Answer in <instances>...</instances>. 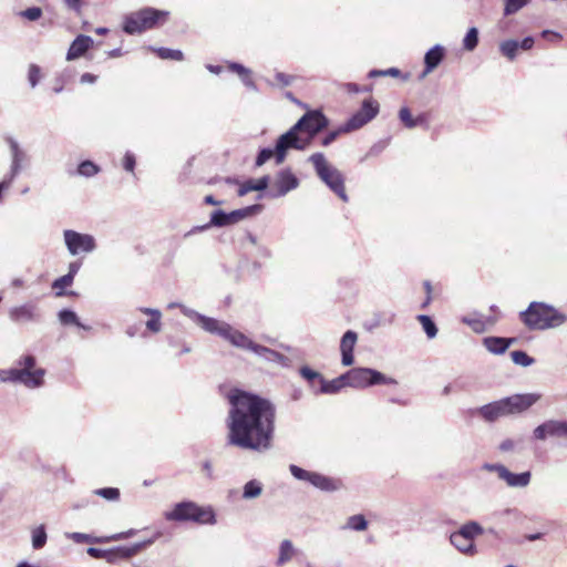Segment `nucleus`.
<instances>
[{
  "label": "nucleus",
  "mask_w": 567,
  "mask_h": 567,
  "mask_svg": "<svg viewBox=\"0 0 567 567\" xmlns=\"http://www.w3.org/2000/svg\"><path fill=\"white\" fill-rule=\"evenodd\" d=\"M200 468H202V472L204 473L205 477L208 481L216 480V475L214 473L213 463H212L210 460L203 461L202 464H200Z\"/></svg>",
  "instance_id": "55"
},
{
  "label": "nucleus",
  "mask_w": 567,
  "mask_h": 567,
  "mask_svg": "<svg viewBox=\"0 0 567 567\" xmlns=\"http://www.w3.org/2000/svg\"><path fill=\"white\" fill-rule=\"evenodd\" d=\"M533 437L545 441L548 437H567V420H548L533 431Z\"/></svg>",
  "instance_id": "20"
},
{
  "label": "nucleus",
  "mask_w": 567,
  "mask_h": 567,
  "mask_svg": "<svg viewBox=\"0 0 567 567\" xmlns=\"http://www.w3.org/2000/svg\"><path fill=\"white\" fill-rule=\"evenodd\" d=\"M64 244L72 256L90 254L96 249V240L90 234H82L72 229L63 231Z\"/></svg>",
  "instance_id": "15"
},
{
  "label": "nucleus",
  "mask_w": 567,
  "mask_h": 567,
  "mask_svg": "<svg viewBox=\"0 0 567 567\" xmlns=\"http://www.w3.org/2000/svg\"><path fill=\"white\" fill-rule=\"evenodd\" d=\"M477 44H478V30L475 27L470 28L463 39V48L466 51L471 52L476 49Z\"/></svg>",
  "instance_id": "41"
},
{
  "label": "nucleus",
  "mask_w": 567,
  "mask_h": 567,
  "mask_svg": "<svg viewBox=\"0 0 567 567\" xmlns=\"http://www.w3.org/2000/svg\"><path fill=\"white\" fill-rule=\"evenodd\" d=\"M262 484L257 480L248 481L243 487V498L254 499L261 495Z\"/></svg>",
  "instance_id": "32"
},
{
  "label": "nucleus",
  "mask_w": 567,
  "mask_h": 567,
  "mask_svg": "<svg viewBox=\"0 0 567 567\" xmlns=\"http://www.w3.org/2000/svg\"><path fill=\"white\" fill-rule=\"evenodd\" d=\"M136 159L133 153L126 152L123 158V167L127 172H134Z\"/></svg>",
  "instance_id": "56"
},
{
  "label": "nucleus",
  "mask_w": 567,
  "mask_h": 567,
  "mask_svg": "<svg viewBox=\"0 0 567 567\" xmlns=\"http://www.w3.org/2000/svg\"><path fill=\"white\" fill-rule=\"evenodd\" d=\"M165 518L172 522H194L200 525H215L216 513L212 506L203 507L192 501H183L165 514Z\"/></svg>",
  "instance_id": "6"
},
{
  "label": "nucleus",
  "mask_w": 567,
  "mask_h": 567,
  "mask_svg": "<svg viewBox=\"0 0 567 567\" xmlns=\"http://www.w3.org/2000/svg\"><path fill=\"white\" fill-rule=\"evenodd\" d=\"M100 172V167L92 161H83L79 164L76 173L83 177H93Z\"/></svg>",
  "instance_id": "39"
},
{
  "label": "nucleus",
  "mask_w": 567,
  "mask_h": 567,
  "mask_svg": "<svg viewBox=\"0 0 567 567\" xmlns=\"http://www.w3.org/2000/svg\"><path fill=\"white\" fill-rule=\"evenodd\" d=\"M35 357L32 354L22 355L18 361L17 371L27 373L22 375V384L30 389H35L44 383L45 370L42 368L35 369Z\"/></svg>",
  "instance_id": "16"
},
{
  "label": "nucleus",
  "mask_w": 567,
  "mask_h": 567,
  "mask_svg": "<svg viewBox=\"0 0 567 567\" xmlns=\"http://www.w3.org/2000/svg\"><path fill=\"white\" fill-rule=\"evenodd\" d=\"M358 341V334L353 330H348L341 338L340 352L341 363L344 367H350L354 362L353 350Z\"/></svg>",
  "instance_id": "22"
},
{
  "label": "nucleus",
  "mask_w": 567,
  "mask_h": 567,
  "mask_svg": "<svg viewBox=\"0 0 567 567\" xmlns=\"http://www.w3.org/2000/svg\"><path fill=\"white\" fill-rule=\"evenodd\" d=\"M515 341V338L486 337L483 339V344L491 353L503 354Z\"/></svg>",
  "instance_id": "25"
},
{
  "label": "nucleus",
  "mask_w": 567,
  "mask_h": 567,
  "mask_svg": "<svg viewBox=\"0 0 567 567\" xmlns=\"http://www.w3.org/2000/svg\"><path fill=\"white\" fill-rule=\"evenodd\" d=\"M350 131H343V125L339 128L329 132L321 141L322 146H329L337 137L342 133H349Z\"/></svg>",
  "instance_id": "53"
},
{
  "label": "nucleus",
  "mask_w": 567,
  "mask_h": 567,
  "mask_svg": "<svg viewBox=\"0 0 567 567\" xmlns=\"http://www.w3.org/2000/svg\"><path fill=\"white\" fill-rule=\"evenodd\" d=\"M228 69L231 72H235L240 76V79L246 87H248L249 90H252L255 92L258 91L256 83L251 79V71L249 69H247L246 66H244L243 64L237 63V62L228 63Z\"/></svg>",
  "instance_id": "30"
},
{
  "label": "nucleus",
  "mask_w": 567,
  "mask_h": 567,
  "mask_svg": "<svg viewBox=\"0 0 567 567\" xmlns=\"http://www.w3.org/2000/svg\"><path fill=\"white\" fill-rule=\"evenodd\" d=\"M262 205L255 204L244 208L235 209L226 213L221 209H216L210 215L209 225L213 227H225L239 223L243 219L258 215L262 210Z\"/></svg>",
  "instance_id": "13"
},
{
  "label": "nucleus",
  "mask_w": 567,
  "mask_h": 567,
  "mask_svg": "<svg viewBox=\"0 0 567 567\" xmlns=\"http://www.w3.org/2000/svg\"><path fill=\"white\" fill-rule=\"evenodd\" d=\"M41 80V69L37 64H30L28 70V81L31 87H35Z\"/></svg>",
  "instance_id": "50"
},
{
  "label": "nucleus",
  "mask_w": 567,
  "mask_h": 567,
  "mask_svg": "<svg viewBox=\"0 0 567 567\" xmlns=\"http://www.w3.org/2000/svg\"><path fill=\"white\" fill-rule=\"evenodd\" d=\"M344 386H348L346 373L330 381L323 378V380H321L320 389L318 391H315V393L336 394Z\"/></svg>",
  "instance_id": "27"
},
{
  "label": "nucleus",
  "mask_w": 567,
  "mask_h": 567,
  "mask_svg": "<svg viewBox=\"0 0 567 567\" xmlns=\"http://www.w3.org/2000/svg\"><path fill=\"white\" fill-rule=\"evenodd\" d=\"M348 386L365 389L378 384L395 385L398 381L371 368H353L346 372Z\"/></svg>",
  "instance_id": "9"
},
{
  "label": "nucleus",
  "mask_w": 567,
  "mask_h": 567,
  "mask_svg": "<svg viewBox=\"0 0 567 567\" xmlns=\"http://www.w3.org/2000/svg\"><path fill=\"white\" fill-rule=\"evenodd\" d=\"M179 309L182 311V313L186 317H188L189 319H192L193 321H195L196 323H198V321L200 320V318L203 317L202 313L197 312L196 310L194 309H190L186 306H179Z\"/></svg>",
  "instance_id": "57"
},
{
  "label": "nucleus",
  "mask_w": 567,
  "mask_h": 567,
  "mask_svg": "<svg viewBox=\"0 0 567 567\" xmlns=\"http://www.w3.org/2000/svg\"><path fill=\"white\" fill-rule=\"evenodd\" d=\"M25 374L27 373L17 371V368L9 369V370H0V381L22 384V375H25Z\"/></svg>",
  "instance_id": "43"
},
{
  "label": "nucleus",
  "mask_w": 567,
  "mask_h": 567,
  "mask_svg": "<svg viewBox=\"0 0 567 567\" xmlns=\"http://www.w3.org/2000/svg\"><path fill=\"white\" fill-rule=\"evenodd\" d=\"M535 44V40L533 37H525L522 41H518V47L522 51L530 50Z\"/></svg>",
  "instance_id": "62"
},
{
  "label": "nucleus",
  "mask_w": 567,
  "mask_h": 567,
  "mask_svg": "<svg viewBox=\"0 0 567 567\" xmlns=\"http://www.w3.org/2000/svg\"><path fill=\"white\" fill-rule=\"evenodd\" d=\"M298 186V177L291 172L290 168H285L277 173L267 195L271 198L284 197L289 192L296 189Z\"/></svg>",
  "instance_id": "19"
},
{
  "label": "nucleus",
  "mask_w": 567,
  "mask_h": 567,
  "mask_svg": "<svg viewBox=\"0 0 567 567\" xmlns=\"http://www.w3.org/2000/svg\"><path fill=\"white\" fill-rule=\"evenodd\" d=\"M308 161L312 164L320 181L323 182L342 202L347 203L349 198L346 193L343 174L337 167L332 166L321 152L313 153Z\"/></svg>",
  "instance_id": "5"
},
{
  "label": "nucleus",
  "mask_w": 567,
  "mask_h": 567,
  "mask_svg": "<svg viewBox=\"0 0 567 567\" xmlns=\"http://www.w3.org/2000/svg\"><path fill=\"white\" fill-rule=\"evenodd\" d=\"M329 120L320 110H312L305 113L297 123L277 140L278 162L286 159L287 151L295 148L306 150L313 137L327 128Z\"/></svg>",
  "instance_id": "2"
},
{
  "label": "nucleus",
  "mask_w": 567,
  "mask_h": 567,
  "mask_svg": "<svg viewBox=\"0 0 567 567\" xmlns=\"http://www.w3.org/2000/svg\"><path fill=\"white\" fill-rule=\"evenodd\" d=\"M94 494L107 501H117L120 498V489L116 487L97 488L94 491Z\"/></svg>",
  "instance_id": "49"
},
{
  "label": "nucleus",
  "mask_w": 567,
  "mask_h": 567,
  "mask_svg": "<svg viewBox=\"0 0 567 567\" xmlns=\"http://www.w3.org/2000/svg\"><path fill=\"white\" fill-rule=\"evenodd\" d=\"M463 322L470 326L476 333H483L486 331V322L482 317H464Z\"/></svg>",
  "instance_id": "47"
},
{
  "label": "nucleus",
  "mask_w": 567,
  "mask_h": 567,
  "mask_svg": "<svg viewBox=\"0 0 567 567\" xmlns=\"http://www.w3.org/2000/svg\"><path fill=\"white\" fill-rule=\"evenodd\" d=\"M379 103L373 99H365L361 107L343 124V131H355L371 122L379 114Z\"/></svg>",
  "instance_id": "17"
},
{
  "label": "nucleus",
  "mask_w": 567,
  "mask_h": 567,
  "mask_svg": "<svg viewBox=\"0 0 567 567\" xmlns=\"http://www.w3.org/2000/svg\"><path fill=\"white\" fill-rule=\"evenodd\" d=\"M295 549L291 540L285 539L279 546V556L277 559V566H282L289 561L293 556Z\"/></svg>",
  "instance_id": "37"
},
{
  "label": "nucleus",
  "mask_w": 567,
  "mask_h": 567,
  "mask_svg": "<svg viewBox=\"0 0 567 567\" xmlns=\"http://www.w3.org/2000/svg\"><path fill=\"white\" fill-rule=\"evenodd\" d=\"M63 2L68 7L69 10H72L76 13L81 12L82 0H63Z\"/></svg>",
  "instance_id": "63"
},
{
  "label": "nucleus",
  "mask_w": 567,
  "mask_h": 567,
  "mask_svg": "<svg viewBox=\"0 0 567 567\" xmlns=\"http://www.w3.org/2000/svg\"><path fill=\"white\" fill-rule=\"evenodd\" d=\"M416 319L422 324V328H423V330L426 333L429 339H433V338L436 337V334H437V327H436L435 322L432 320V318L430 316L419 315L416 317Z\"/></svg>",
  "instance_id": "38"
},
{
  "label": "nucleus",
  "mask_w": 567,
  "mask_h": 567,
  "mask_svg": "<svg viewBox=\"0 0 567 567\" xmlns=\"http://www.w3.org/2000/svg\"><path fill=\"white\" fill-rule=\"evenodd\" d=\"M445 56V49L436 44L431 48L424 55V71L422 73V78L431 73L434 69H436Z\"/></svg>",
  "instance_id": "23"
},
{
  "label": "nucleus",
  "mask_w": 567,
  "mask_h": 567,
  "mask_svg": "<svg viewBox=\"0 0 567 567\" xmlns=\"http://www.w3.org/2000/svg\"><path fill=\"white\" fill-rule=\"evenodd\" d=\"M136 533H137L136 529H130L127 532L117 533V534H114L111 536H106V542L109 543V542L125 539V538L134 536Z\"/></svg>",
  "instance_id": "58"
},
{
  "label": "nucleus",
  "mask_w": 567,
  "mask_h": 567,
  "mask_svg": "<svg viewBox=\"0 0 567 567\" xmlns=\"http://www.w3.org/2000/svg\"><path fill=\"white\" fill-rule=\"evenodd\" d=\"M58 316H59L60 322L64 326L74 324V326L85 329V330L90 329V327L84 326L83 323L80 322L78 315L73 310L63 309L59 312Z\"/></svg>",
  "instance_id": "34"
},
{
  "label": "nucleus",
  "mask_w": 567,
  "mask_h": 567,
  "mask_svg": "<svg viewBox=\"0 0 567 567\" xmlns=\"http://www.w3.org/2000/svg\"><path fill=\"white\" fill-rule=\"evenodd\" d=\"M386 147V143L385 142H378L375 144H373L369 152H368V156H378L380 155Z\"/></svg>",
  "instance_id": "59"
},
{
  "label": "nucleus",
  "mask_w": 567,
  "mask_h": 567,
  "mask_svg": "<svg viewBox=\"0 0 567 567\" xmlns=\"http://www.w3.org/2000/svg\"><path fill=\"white\" fill-rule=\"evenodd\" d=\"M530 0H504V16H512L524 8Z\"/></svg>",
  "instance_id": "48"
},
{
  "label": "nucleus",
  "mask_w": 567,
  "mask_h": 567,
  "mask_svg": "<svg viewBox=\"0 0 567 567\" xmlns=\"http://www.w3.org/2000/svg\"><path fill=\"white\" fill-rule=\"evenodd\" d=\"M400 70L396 69V68H390V69H386V70H378V69H373L371 70L369 73H368V76L373 79V78H378V76H399L400 75Z\"/></svg>",
  "instance_id": "51"
},
{
  "label": "nucleus",
  "mask_w": 567,
  "mask_h": 567,
  "mask_svg": "<svg viewBox=\"0 0 567 567\" xmlns=\"http://www.w3.org/2000/svg\"><path fill=\"white\" fill-rule=\"evenodd\" d=\"M299 373L305 380L309 382L311 388L315 385V381H318L321 384V380H323L322 374L312 370L308 365L301 367L299 369Z\"/></svg>",
  "instance_id": "45"
},
{
  "label": "nucleus",
  "mask_w": 567,
  "mask_h": 567,
  "mask_svg": "<svg viewBox=\"0 0 567 567\" xmlns=\"http://www.w3.org/2000/svg\"><path fill=\"white\" fill-rule=\"evenodd\" d=\"M511 357L513 362L520 367H529L534 363V359L522 350L512 351Z\"/></svg>",
  "instance_id": "46"
},
{
  "label": "nucleus",
  "mask_w": 567,
  "mask_h": 567,
  "mask_svg": "<svg viewBox=\"0 0 567 567\" xmlns=\"http://www.w3.org/2000/svg\"><path fill=\"white\" fill-rule=\"evenodd\" d=\"M399 120L402 122L404 127L414 128L417 126H427V116L425 113L419 114L416 117L412 116V113L408 106H403L399 111Z\"/></svg>",
  "instance_id": "26"
},
{
  "label": "nucleus",
  "mask_w": 567,
  "mask_h": 567,
  "mask_svg": "<svg viewBox=\"0 0 567 567\" xmlns=\"http://www.w3.org/2000/svg\"><path fill=\"white\" fill-rule=\"evenodd\" d=\"M368 528V520L362 514L352 515L347 519L342 529H350L354 532H363Z\"/></svg>",
  "instance_id": "35"
},
{
  "label": "nucleus",
  "mask_w": 567,
  "mask_h": 567,
  "mask_svg": "<svg viewBox=\"0 0 567 567\" xmlns=\"http://www.w3.org/2000/svg\"><path fill=\"white\" fill-rule=\"evenodd\" d=\"M21 17L29 21H37L42 16V9L39 7H30L20 12Z\"/></svg>",
  "instance_id": "52"
},
{
  "label": "nucleus",
  "mask_w": 567,
  "mask_h": 567,
  "mask_svg": "<svg viewBox=\"0 0 567 567\" xmlns=\"http://www.w3.org/2000/svg\"><path fill=\"white\" fill-rule=\"evenodd\" d=\"M276 80L278 81V83L281 86H288V85H290L292 83L293 76L292 75H288V74L282 73V72H277L276 73Z\"/></svg>",
  "instance_id": "60"
},
{
  "label": "nucleus",
  "mask_w": 567,
  "mask_h": 567,
  "mask_svg": "<svg viewBox=\"0 0 567 567\" xmlns=\"http://www.w3.org/2000/svg\"><path fill=\"white\" fill-rule=\"evenodd\" d=\"M515 447H516V442L512 439L504 440L498 446L499 451L504 452V453L512 452L515 450Z\"/></svg>",
  "instance_id": "61"
},
{
  "label": "nucleus",
  "mask_w": 567,
  "mask_h": 567,
  "mask_svg": "<svg viewBox=\"0 0 567 567\" xmlns=\"http://www.w3.org/2000/svg\"><path fill=\"white\" fill-rule=\"evenodd\" d=\"M484 533V528L474 520L462 525L450 535L451 544L462 554L474 556L477 553L474 539Z\"/></svg>",
  "instance_id": "10"
},
{
  "label": "nucleus",
  "mask_w": 567,
  "mask_h": 567,
  "mask_svg": "<svg viewBox=\"0 0 567 567\" xmlns=\"http://www.w3.org/2000/svg\"><path fill=\"white\" fill-rule=\"evenodd\" d=\"M9 318L17 323L39 321L40 312L35 305L24 303L9 310Z\"/></svg>",
  "instance_id": "21"
},
{
  "label": "nucleus",
  "mask_w": 567,
  "mask_h": 567,
  "mask_svg": "<svg viewBox=\"0 0 567 567\" xmlns=\"http://www.w3.org/2000/svg\"><path fill=\"white\" fill-rule=\"evenodd\" d=\"M66 537L69 539H72L76 544H83V543L102 544V543H107L106 542V536L94 537V536H92L90 534L78 533V532L69 533V534H66Z\"/></svg>",
  "instance_id": "33"
},
{
  "label": "nucleus",
  "mask_w": 567,
  "mask_h": 567,
  "mask_svg": "<svg viewBox=\"0 0 567 567\" xmlns=\"http://www.w3.org/2000/svg\"><path fill=\"white\" fill-rule=\"evenodd\" d=\"M210 227H213L212 225H209V221L205 225H200V226H195L193 227L190 230H188L184 237H189V236H193L197 233H202V231H205L207 229H209Z\"/></svg>",
  "instance_id": "64"
},
{
  "label": "nucleus",
  "mask_w": 567,
  "mask_h": 567,
  "mask_svg": "<svg viewBox=\"0 0 567 567\" xmlns=\"http://www.w3.org/2000/svg\"><path fill=\"white\" fill-rule=\"evenodd\" d=\"M270 182V177L265 175L258 179L249 178L245 183H243L238 189V196H245L249 192L257 190L264 192L268 188Z\"/></svg>",
  "instance_id": "29"
},
{
  "label": "nucleus",
  "mask_w": 567,
  "mask_h": 567,
  "mask_svg": "<svg viewBox=\"0 0 567 567\" xmlns=\"http://www.w3.org/2000/svg\"><path fill=\"white\" fill-rule=\"evenodd\" d=\"M73 278L71 277V275H64V276H61L59 278H56L53 282H52V288L55 291V295L58 297H61V296H64L65 292L63 291L64 288L71 286L73 284Z\"/></svg>",
  "instance_id": "44"
},
{
  "label": "nucleus",
  "mask_w": 567,
  "mask_h": 567,
  "mask_svg": "<svg viewBox=\"0 0 567 567\" xmlns=\"http://www.w3.org/2000/svg\"><path fill=\"white\" fill-rule=\"evenodd\" d=\"M7 143L10 151L11 164L9 172L4 175L8 182L13 183L16 177L29 166L30 157L13 137H8Z\"/></svg>",
  "instance_id": "18"
},
{
  "label": "nucleus",
  "mask_w": 567,
  "mask_h": 567,
  "mask_svg": "<svg viewBox=\"0 0 567 567\" xmlns=\"http://www.w3.org/2000/svg\"><path fill=\"white\" fill-rule=\"evenodd\" d=\"M272 156H275L277 164L282 163V162H278L277 144L275 145V148L265 147L259 151V153L256 157V166H262Z\"/></svg>",
  "instance_id": "42"
},
{
  "label": "nucleus",
  "mask_w": 567,
  "mask_h": 567,
  "mask_svg": "<svg viewBox=\"0 0 567 567\" xmlns=\"http://www.w3.org/2000/svg\"><path fill=\"white\" fill-rule=\"evenodd\" d=\"M153 543L152 539L136 543L131 546H117L113 549H101L96 547H89L86 549L87 555H90L93 558L101 559L104 558L110 564H115L116 561L121 559H127L134 555H136L138 551H141L144 547L151 545Z\"/></svg>",
  "instance_id": "11"
},
{
  "label": "nucleus",
  "mask_w": 567,
  "mask_h": 567,
  "mask_svg": "<svg viewBox=\"0 0 567 567\" xmlns=\"http://www.w3.org/2000/svg\"><path fill=\"white\" fill-rule=\"evenodd\" d=\"M228 443L243 450L266 452L272 446L276 406L262 396L237 390L229 395Z\"/></svg>",
  "instance_id": "1"
},
{
  "label": "nucleus",
  "mask_w": 567,
  "mask_h": 567,
  "mask_svg": "<svg viewBox=\"0 0 567 567\" xmlns=\"http://www.w3.org/2000/svg\"><path fill=\"white\" fill-rule=\"evenodd\" d=\"M47 532L43 525L38 526L32 530V546L34 549H41L47 544Z\"/></svg>",
  "instance_id": "40"
},
{
  "label": "nucleus",
  "mask_w": 567,
  "mask_h": 567,
  "mask_svg": "<svg viewBox=\"0 0 567 567\" xmlns=\"http://www.w3.org/2000/svg\"><path fill=\"white\" fill-rule=\"evenodd\" d=\"M148 50L155 52L158 58L163 60H174L182 61L184 59V54L181 50H174L168 48H154L148 47Z\"/></svg>",
  "instance_id": "36"
},
{
  "label": "nucleus",
  "mask_w": 567,
  "mask_h": 567,
  "mask_svg": "<svg viewBox=\"0 0 567 567\" xmlns=\"http://www.w3.org/2000/svg\"><path fill=\"white\" fill-rule=\"evenodd\" d=\"M482 468L487 472L496 473L498 478L504 481L506 485L512 488L526 487L532 480V473L529 471L513 473L505 465L499 463H484Z\"/></svg>",
  "instance_id": "14"
},
{
  "label": "nucleus",
  "mask_w": 567,
  "mask_h": 567,
  "mask_svg": "<svg viewBox=\"0 0 567 567\" xmlns=\"http://www.w3.org/2000/svg\"><path fill=\"white\" fill-rule=\"evenodd\" d=\"M197 324L200 326L205 331L223 338L225 334L223 331H226L229 323L203 315Z\"/></svg>",
  "instance_id": "28"
},
{
  "label": "nucleus",
  "mask_w": 567,
  "mask_h": 567,
  "mask_svg": "<svg viewBox=\"0 0 567 567\" xmlns=\"http://www.w3.org/2000/svg\"><path fill=\"white\" fill-rule=\"evenodd\" d=\"M291 475L299 481H306L313 487L322 492H336L341 488L342 483L340 480L326 476L317 472H310L299 467L298 465L291 464L289 466Z\"/></svg>",
  "instance_id": "12"
},
{
  "label": "nucleus",
  "mask_w": 567,
  "mask_h": 567,
  "mask_svg": "<svg viewBox=\"0 0 567 567\" xmlns=\"http://www.w3.org/2000/svg\"><path fill=\"white\" fill-rule=\"evenodd\" d=\"M223 332L225 333L223 339L228 341L231 346L249 350L269 362L284 363L287 360V358L280 352L254 342L246 334L233 328L230 324H228L226 331L224 330Z\"/></svg>",
  "instance_id": "8"
},
{
  "label": "nucleus",
  "mask_w": 567,
  "mask_h": 567,
  "mask_svg": "<svg viewBox=\"0 0 567 567\" xmlns=\"http://www.w3.org/2000/svg\"><path fill=\"white\" fill-rule=\"evenodd\" d=\"M93 44V39L89 35L80 34L71 43L66 60L72 61L82 56Z\"/></svg>",
  "instance_id": "24"
},
{
  "label": "nucleus",
  "mask_w": 567,
  "mask_h": 567,
  "mask_svg": "<svg viewBox=\"0 0 567 567\" xmlns=\"http://www.w3.org/2000/svg\"><path fill=\"white\" fill-rule=\"evenodd\" d=\"M498 48L501 54L509 61H514L518 55V52L522 51L518 47V40L514 39L502 41Z\"/></svg>",
  "instance_id": "31"
},
{
  "label": "nucleus",
  "mask_w": 567,
  "mask_h": 567,
  "mask_svg": "<svg viewBox=\"0 0 567 567\" xmlns=\"http://www.w3.org/2000/svg\"><path fill=\"white\" fill-rule=\"evenodd\" d=\"M540 399L538 393L514 394L483 406L477 408L474 413L486 422H495L501 417L520 414L527 411Z\"/></svg>",
  "instance_id": "3"
},
{
  "label": "nucleus",
  "mask_w": 567,
  "mask_h": 567,
  "mask_svg": "<svg viewBox=\"0 0 567 567\" xmlns=\"http://www.w3.org/2000/svg\"><path fill=\"white\" fill-rule=\"evenodd\" d=\"M169 12L154 8H144L127 14L124 19L123 30L127 34L142 33L164 22Z\"/></svg>",
  "instance_id": "7"
},
{
  "label": "nucleus",
  "mask_w": 567,
  "mask_h": 567,
  "mask_svg": "<svg viewBox=\"0 0 567 567\" xmlns=\"http://www.w3.org/2000/svg\"><path fill=\"white\" fill-rule=\"evenodd\" d=\"M161 317V312L151 317V319L146 321V328L154 333L159 332L162 329Z\"/></svg>",
  "instance_id": "54"
},
{
  "label": "nucleus",
  "mask_w": 567,
  "mask_h": 567,
  "mask_svg": "<svg viewBox=\"0 0 567 567\" xmlns=\"http://www.w3.org/2000/svg\"><path fill=\"white\" fill-rule=\"evenodd\" d=\"M519 319L529 330H546L564 324L567 316L550 305L533 301L519 313Z\"/></svg>",
  "instance_id": "4"
}]
</instances>
